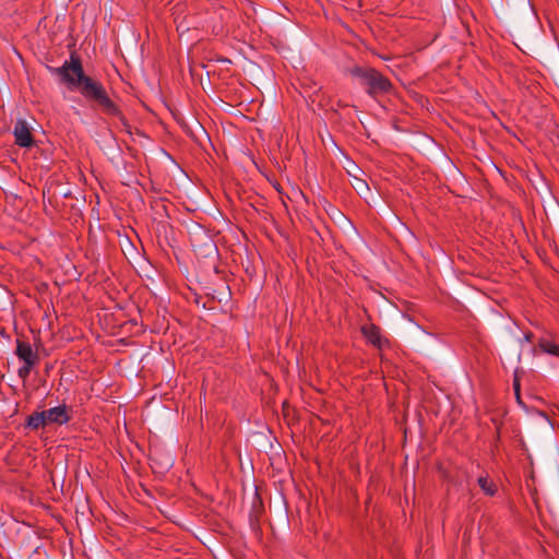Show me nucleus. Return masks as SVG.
Segmentation results:
<instances>
[{
    "instance_id": "obj_13",
    "label": "nucleus",
    "mask_w": 559,
    "mask_h": 559,
    "mask_svg": "<svg viewBox=\"0 0 559 559\" xmlns=\"http://www.w3.org/2000/svg\"><path fill=\"white\" fill-rule=\"evenodd\" d=\"M531 337H532V334H526V335H525V338H526L527 341H531Z\"/></svg>"
},
{
    "instance_id": "obj_11",
    "label": "nucleus",
    "mask_w": 559,
    "mask_h": 559,
    "mask_svg": "<svg viewBox=\"0 0 559 559\" xmlns=\"http://www.w3.org/2000/svg\"><path fill=\"white\" fill-rule=\"evenodd\" d=\"M355 182L353 183V187L359 192L364 193L366 191H369V187L367 182L364 179L355 177Z\"/></svg>"
},
{
    "instance_id": "obj_9",
    "label": "nucleus",
    "mask_w": 559,
    "mask_h": 559,
    "mask_svg": "<svg viewBox=\"0 0 559 559\" xmlns=\"http://www.w3.org/2000/svg\"><path fill=\"white\" fill-rule=\"evenodd\" d=\"M478 485L481 488V490L488 496H495V493L497 492L496 485L491 480H489L487 477H484V476L479 477Z\"/></svg>"
},
{
    "instance_id": "obj_1",
    "label": "nucleus",
    "mask_w": 559,
    "mask_h": 559,
    "mask_svg": "<svg viewBox=\"0 0 559 559\" xmlns=\"http://www.w3.org/2000/svg\"><path fill=\"white\" fill-rule=\"evenodd\" d=\"M50 71L59 75L70 90H78L85 99L96 104L105 115L116 117L126 124L121 109L110 99L104 85L85 75L81 59L76 53H71L70 61H64L59 68H50Z\"/></svg>"
},
{
    "instance_id": "obj_6",
    "label": "nucleus",
    "mask_w": 559,
    "mask_h": 559,
    "mask_svg": "<svg viewBox=\"0 0 559 559\" xmlns=\"http://www.w3.org/2000/svg\"><path fill=\"white\" fill-rule=\"evenodd\" d=\"M15 355L23 362H39V356L28 342L16 340Z\"/></svg>"
},
{
    "instance_id": "obj_8",
    "label": "nucleus",
    "mask_w": 559,
    "mask_h": 559,
    "mask_svg": "<svg viewBox=\"0 0 559 559\" xmlns=\"http://www.w3.org/2000/svg\"><path fill=\"white\" fill-rule=\"evenodd\" d=\"M538 347L540 348L542 352L546 354L559 357V345L555 344L554 342L547 338L539 340Z\"/></svg>"
},
{
    "instance_id": "obj_5",
    "label": "nucleus",
    "mask_w": 559,
    "mask_h": 559,
    "mask_svg": "<svg viewBox=\"0 0 559 559\" xmlns=\"http://www.w3.org/2000/svg\"><path fill=\"white\" fill-rule=\"evenodd\" d=\"M361 333L368 343L379 349H382L389 344V341L382 336L380 328L373 323L362 325Z\"/></svg>"
},
{
    "instance_id": "obj_2",
    "label": "nucleus",
    "mask_w": 559,
    "mask_h": 559,
    "mask_svg": "<svg viewBox=\"0 0 559 559\" xmlns=\"http://www.w3.org/2000/svg\"><path fill=\"white\" fill-rule=\"evenodd\" d=\"M349 72L359 79V83L366 87L367 94L371 97L389 94L393 88L391 81L374 68L354 67Z\"/></svg>"
},
{
    "instance_id": "obj_3",
    "label": "nucleus",
    "mask_w": 559,
    "mask_h": 559,
    "mask_svg": "<svg viewBox=\"0 0 559 559\" xmlns=\"http://www.w3.org/2000/svg\"><path fill=\"white\" fill-rule=\"evenodd\" d=\"M44 414L48 425L63 426L72 419L71 408L66 404L44 409Z\"/></svg>"
},
{
    "instance_id": "obj_12",
    "label": "nucleus",
    "mask_w": 559,
    "mask_h": 559,
    "mask_svg": "<svg viewBox=\"0 0 559 559\" xmlns=\"http://www.w3.org/2000/svg\"><path fill=\"white\" fill-rule=\"evenodd\" d=\"M513 389H514L516 399L520 400V381L516 378L513 381Z\"/></svg>"
},
{
    "instance_id": "obj_4",
    "label": "nucleus",
    "mask_w": 559,
    "mask_h": 559,
    "mask_svg": "<svg viewBox=\"0 0 559 559\" xmlns=\"http://www.w3.org/2000/svg\"><path fill=\"white\" fill-rule=\"evenodd\" d=\"M13 134L15 138V144L20 147H31L34 143L31 127L23 119L16 120L13 128Z\"/></svg>"
},
{
    "instance_id": "obj_10",
    "label": "nucleus",
    "mask_w": 559,
    "mask_h": 559,
    "mask_svg": "<svg viewBox=\"0 0 559 559\" xmlns=\"http://www.w3.org/2000/svg\"><path fill=\"white\" fill-rule=\"evenodd\" d=\"M38 362H23V366H21L17 370V376L20 379L25 381L32 371V369L37 365Z\"/></svg>"
},
{
    "instance_id": "obj_7",
    "label": "nucleus",
    "mask_w": 559,
    "mask_h": 559,
    "mask_svg": "<svg viewBox=\"0 0 559 559\" xmlns=\"http://www.w3.org/2000/svg\"><path fill=\"white\" fill-rule=\"evenodd\" d=\"M48 426L44 411L34 412L26 417L25 427L32 430H38Z\"/></svg>"
}]
</instances>
